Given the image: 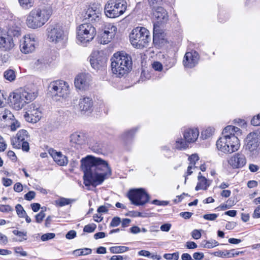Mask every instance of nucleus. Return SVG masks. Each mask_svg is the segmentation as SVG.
Segmentation results:
<instances>
[{
  "label": "nucleus",
  "instance_id": "9d476101",
  "mask_svg": "<svg viewBox=\"0 0 260 260\" xmlns=\"http://www.w3.org/2000/svg\"><path fill=\"white\" fill-rule=\"evenodd\" d=\"M102 8L99 3L90 4L87 8L84 15V18L90 23L96 25L101 24Z\"/></svg>",
  "mask_w": 260,
  "mask_h": 260
},
{
  "label": "nucleus",
  "instance_id": "37998d69",
  "mask_svg": "<svg viewBox=\"0 0 260 260\" xmlns=\"http://www.w3.org/2000/svg\"><path fill=\"white\" fill-rule=\"evenodd\" d=\"M17 214L20 218H23L26 213L23 207L20 204H17L15 207Z\"/></svg>",
  "mask_w": 260,
  "mask_h": 260
},
{
  "label": "nucleus",
  "instance_id": "2f4dec72",
  "mask_svg": "<svg viewBox=\"0 0 260 260\" xmlns=\"http://www.w3.org/2000/svg\"><path fill=\"white\" fill-rule=\"evenodd\" d=\"M160 39H163V36L161 30L159 29V27L154 24L153 28V42L157 43Z\"/></svg>",
  "mask_w": 260,
  "mask_h": 260
},
{
  "label": "nucleus",
  "instance_id": "f03ea898",
  "mask_svg": "<svg viewBox=\"0 0 260 260\" xmlns=\"http://www.w3.org/2000/svg\"><path fill=\"white\" fill-rule=\"evenodd\" d=\"M52 14L49 6H43L33 9L26 19V24L30 28L37 29L43 26Z\"/></svg>",
  "mask_w": 260,
  "mask_h": 260
},
{
  "label": "nucleus",
  "instance_id": "6e6552de",
  "mask_svg": "<svg viewBox=\"0 0 260 260\" xmlns=\"http://www.w3.org/2000/svg\"><path fill=\"white\" fill-rule=\"evenodd\" d=\"M226 134V140H230V143H227L230 150L232 151V153L237 151L240 145L238 137L242 134L241 129L233 125H228L224 128L222 132V134Z\"/></svg>",
  "mask_w": 260,
  "mask_h": 260
},
{
  "label": "nucleus",
  "instance_id": "c9c22d12",
  "mask_svg": "<svg viewBox=\"0 0 260 260\" xmlns=\"http://www.w3.org/2000/svg\"><path fill=\"white\" fill-rule=\"evenodd\" d=\"M104 31L115 37L117 31V27L113 24L107 23L105 25Z\"/></svg>",
  "mask_w": 260,
  "mask_h": 260
},
{
  "label": "nucleus",
  "instance_id": "9b49d317",
  "mask_svg": "<svg viewBox=\"0 0 260 260\" xmlns=\"http://www.w3.org/2000/svg\"><path fill=\"white\" fill-rule=\"evenodd\" d=\"M47 38L50 42L57 43H63L67 37L62 28L55 24L49 26L47 29Z\"/></svg>",
  "mask_w": 260,
  "mask_h": 260
},
{
  "label": "nucleus",
  "instance_id": "20e7f679",
  "mask_svg": "<svg viewBox=\"0 0 260 260\" xmlns=\"http://www.w3.org/2000/svg\"><path fill=\"white\" fill-rule=\"evenodd\" d=\"M129 37L131 44L138 49L146 47L151 40L150 32L144 27L138 26L134 28Z\"/></svg>",
  "mask_w": 260,
  "mask_h": 260
},
{
  "label": "nucleus",
  "instance_id": "a18cd8bd",
  "mask_svg": "<svg viewBox=\"0 0 260 260\" xmlns=\"http://www.w3.org/2000/svg\"><path fill=\"white\" fill-rule=\"evenodd\" d=\"M20 5L24 8L31 7L33 5V0H19Z\"/></svg>",
  "mask_w": 260,
  "mask_h": 260
},
{
  "label": "nucleus",
  "instance_id": "423d86ee",
  "mask_svg": "<svg viewBox=\"0 0 260 260\" xmlns=\"http://www.w3.org/2000/svg\"><path fill=\"white\" fill-rule=\"evenodd\" d=\"M95 27L90 23L80 25L77 28V40L78 43L86 44L91 41L96 35Z\"/></svg>",
  "mask_w": 260,
  "mask_h": 260
},
{
  "label": "nucleus",
  "instance_id": "f3484780",
  "mask_svg": "<svg viewBox=\"0 0 260 260\" xmlns=\"http://www.w3.org/2000/svg\"><path fill=\"white\" fill-rule=\"evenodd\" d=\"M89 61L92 68L99 70L105 67L106 60L99 53L95 52H93L89 56Z\"/></svg>",
  "mask_w": 260,
  "mask_h": 260
},
{
  "label": "nucleus",
  "instance_id": "72a5a7b5",
  "mask_svg": "<svg viewBox=\"0 0 260 260\" xmlns=\"http://www.w3.org/2000/svg\"><path fill=\"white\" fill-rule=\"evenodd\" d=\"M75 201L74 199H68L65 198H60L58 200H55V203L56 206L62 207L66 205H69Z\"/></svg>",
  "mask_w": 260,
  "mask_h": 260
},
{
  "label": "nucleus",
  "instance_id": "aec40b11",
  "mask_svg": "<svg viewBox=\"0 0 260 260\" xmlns=\"http://www.w3.org/2000/svg\"><path fill=\"white\" fill-rule=\"evenodd\" d=\"M29 135L28 132L24 129L18 131L16 137L11 139V144L14 148H20V144L26 141H28Z\"/></svg>",
  "mask_w": 260,
  "mask_h": 260
},
{
  "label": "nucleus",
  "instance_id": "7ed1b4c3",
  "mask_svg": "<svg viewBox=\"0 0 260 260\" xmlns=\"http://www.w3.org/2000/svg\"><path fill=\"white\" fill-rule=\"evenodd\" d=\"M111 61L112 71L117 76L126 75L132 69L131 57L124 52L115 53Z\"/></svg>",
  "mask_w": 260,
  "mask_h": 260
},
{
  "label": "nucleus",
  "instance_id": "79ce46f5",
  "mask_svg": "<svg viewBox=\"0 0 260 260\" xmlns=\"http://www.w3.org/2000/svg\"><path fill=\"white\" fill-rule=\"evenodd\" d=\"M13 233L19 237L20 239L19 240V241L22 242L23 241L26 240L27 239V232L25 231H19L18 230H15L13 231Z\"/></svg>",
  "mask_w": 260,
  "mask_h": 260
},
{
  "label": "nucleus",
  "instance_id": "c756f323",
  "mask_svg": "<svg viewBox=\"0 0 260 260\" xmlns=\"http://www.w3.org/2000/svg\"><path fill=\"white\" fill-rule=\"evenodd\" d=\"M14 116L11 112L7 109L0 110V121L11 119Z\"/></svg>",
  "mask_w": 260,
  "mask_h": 260
},
{
  "label": "nucleus",
  "instance_id": "bf43d9fd",
  "mask_svg": "<svg viewBox=\"0 0 260 260\" xmlns=\"http://www.w3.org/2000/svg\"><path fill=\"white\" fill-rule=\"evenodd\" d=\"M153 68L157 71H160L162 69V66L161 63L158 61L154 62L152 64Z\"/></svg>",
  "mask_w": 260,
  "mask_h": 260
},
{
  "label": "nucleus",
  "instance_id": "6e6d98bb",
  "mask_svg": "<svg viewBox=\"0 0 260 260\" xmlns=\"http://www.w3.org/2000/svg\"><path fill=\"white\" fill-rule=\"evenodd\" d=\"M36 193L33 191H29L24 196L25 200L30 201L35 197Z\"/></svg>",
  "mask_w": 260,
  "mask_h": 260
},
{
  "label": "nucleus",
  "instance_id": "58836bf2",
  "mask_svg": "<svg viewBox=\"0 0 260 260\" xmlns=\"http://www.w3.org/2000/svg\"><path fill=\"white\" fill-rule=\"evenodd\" d=\"M4 76L5 78L9 81H14L16 78V75L14 71L13 70H8L4 72Z\"/></svg>",
  "mask_w": 260,
  "mask_h": 260
},
{
  "label": "nucleus",
  "instance_id": "338daca9",
  "mask_svg": "<svg viewBox=\"0 0 260 260\" xmlns=\"http://www.w3.org/2000/svg\"><path fill=\"white\" fill-rule=\"evenodd\" d=\"M76 236V232L75 231L71 230L69 231L66 235V237L68 239H72Z\"/></svg>",
  "mask_w": 260,
  "mask_h": 260
},
{
  "label": "nucleus",
  "instance_id": "412c9836",
  "mask_svg": "<svg viewBox=\"0 0 260 260\" xmlns=\"http://www.w3.org/2000/svg\"><path fill=\"white\" fill-rule=\"evenodd\" d=\"M70 142L71 143L83 145L88 142V136L87 134L82 132H75L70 136Z\"/></svg>",
  "mask_w": 260,
  "mask_h": 260
},
{
  "label": "nucleus",
  "instance_id": "b1692460",
  "mask_svg": "<svg viewBox=\"0 0 260 260\" xmlns=\"http://www.w3.org/2000/svg\"><path fill=\"white\" fill-rule=\"evenodd\" d=\"M223 135V136L220 137L216 142L217 148L224 153H232V151L230 150L229 147L227 144V143H230V140H226V134Z\"/></svg>",
  "mask_w": 260,
  "mask_h": 260
},
{
  "label": "nucleus",
  "instance_id": "6ab92c4d",
  "mask_svg": "<svg viewBox=\"0 0 260 260\" xmlns=\"http://www.w3.org/2000/svg\"><path fill=\"white\" fill-rule=\"evenodd\" d=\"M228 163L233 168H239L245 165L246 159L243 154L237 153L231 156Z\"/></svg>",
  "mask_w": 260,
  "mask_h": 260
},
{
  "label": "nucleus",
  "instance_id": "c03bdc74",
  "mask_svg": "<svg viewBox=\"0 0 260 260\" xmlns=\"http://www.w3.org/2000/svg\"><path fill=\"white\" fill-rule=\"evenodd\" d=\"M164 257L167 260H178L179 253L177 252L173 253H166L164 255Z\"/></svg>",
  "mask_w": 260,
  "mask_h": 260
},
{
  "label": "nucleus",
  "instance_id": "69168bd1",
  "mask_svg": "<svg viewBox=\"0 0 260 260\" xmlns=\"http://www.w3.org/2000/svg\"><path fill=\"white\" fill-rule=\"evenodd\" d=\"M252 217L254 218H260V205L258 206L254 210L252 214Z\"/></svg>",
  "mask_w": 260,
  "mask_h": 260
},
{
  "label": "nucleus",
  "instance_id": "0e129e2a",
  "mask_svg": "<svg viewBox=\"0 0 260 260\" xmlns=\"http://www.w3.org/2000/svg\"><path fill=\"white\" fill-rule=\"evenodd\" d=\"M20 145V148H21L23 151H25L26 152L29 151V144L27 142V141H26L25 142L21 143Z\"/></svg>",
  "mask_w": 260,
  "mask_h": 260
},
{
  "label": "nucleus",
  "instance_id": "4be33fe9",
  "mask_svg": "<svg viewBox=\"0 0 260 260\" xmlns=\"http://www.w3.org/2000/svg\"><path fill=\"white\" fill-rule=\"evenodd\" d=\"M153 16L158 23H165L168 20L167 11L161 7H157L153 10Z\"/></svg>",
  "mask_w": 260,
  "mask_h": 260
},
{
  "label": "nucleus",
  "instance_id": "3c124183",
  "mask_svg": "<svg viewBox=\"0 0 260 260\" xmlns=\"http://www.w3.org/2000/svg\"><path fill=\"white\" fill-rule=\"evenodd\" d=\"M251 123L254 126L260 125V114L254 116L251 120Z\"/></svg>",
  "mask_w": 260,
  "mask_h": 260
},
{
  "label": "nucleus",
  "instance_id": "e2e57ef3",
  "mask_svg": "<svg viewBox=\"0 0 260 260\" xmlns=\"http://www.w3.org/2000/svg\"><path fill=\"white\" fill-rule=\"evenodd\" d=\"M191 236L194 239H199L201 237V232L198 230H194L191 233Z\"/></svg>",
  "mask_w": 260,
  "mask_h": 260
},
{
  "label": "nucleus",
  "instance_id": "39448f33",
  "mask_svg": "<svg viewBox=\"0 0 260 260\" xmlns=\"http://www.w3.org/2000/svg\"><path fill=\"white\" fill-rule=\"evenodd\" d=\"M37 95L34 92H28L21 89L10 95V101L12 107L16 110L21 109L29 102L34 100Z\"/></svg>",
  "mask_w": 260,
  "mask_h": 260
},
{
  "label": "nucleus",
  "instance_id": "bb28decb",
  "mask_svg": "<svg viewBox=\"0 0 260 260\" xmlns=\"http://www.w3.org/2000/svg\"><path fill=\"white\" fill-rule=\"evenodd\" d=\"M7 33L8 36L18 37L21 35V27L19 22L11 21L9 24Z\"/></svg>",
  "mask_w": 260,
  "mask_h": 260
},
{
  "label": "nucleus",
  "instance_id": "dca6fc26",
  "mask_svg": "<svg viewBox=\"0 0 260 260\" xmlns=\"http://www.w3.org/2000/svg\"><path fill=\"white\" fill-rule=\"evenodd\" d=\"M91 77L89 74L82 73L78 75L75 79L74 84L79 89H87L91 82Z\"/></svg>",
  "mask_w": 260,
  "mask_h": 260
},
{
  "label": "nucleus",
  "instance_id": "4d7b16f0",
  "mask_svg": "<svg viewBox=\"0 0 260 260\" xmlns=\"http://www.w3.org/2000/svg\"><path fill=\"white\" fill-rule=\"evenodd\" d=\"M185 246L187 248L191 249H195L198 247L197 244L193 241H187Z\"/></svg>",
  "mask_w": 260,
  "mask_h": 260
},
{
  "label": "nucleus",
  "instance_id": "09e8293b",
  "mask_svg": "<svg viewBox=\"0 0 260 260\" xmlns=\"http://www.w3.org/2000/svg\"><path fill=\"white\" fill-rule=\"evenodd\" d=\"M55 235L54 233H46V234H43L41 236V239L43 241H47V240H49L54 238L55 237Z\"/></svg>",
  "mask_w": 260,
  "mask_h": 260
},
{
  "label": "nucleus",
  "instance_id": "4c0bfd02",
  "mask_svg": "<svg viewBox=\"0 0 260 260\" xmlns=\"http://www.w3.org/2000/svg\"><path fill=\"white\" fill-rule=\"evenodd\" d=\"M91 251L92 250L88 248L78 249L73 251V254L75 256L86 255L90 254Z\"/></svg>",
  "mask_w": 260,
  "mask_h": 260
},
{
  "label": "nucleus",
  "instance_id": "774afa93",
  "mask_svg": "<svg viewBox=\"0 0 260 260\" xmlns=\"http://www.w3.org/2000/svg\"><path fill=\"white\" fill-rule=\"evenodd\" d=\"M2 182L3 185L6 187L11 186L13 182L11 179L7 178H3L2 179Z\"/></svg>",
  "mask_w": 260,
  "mask_h": 260
},
{
  "label": "nucleus",
  "instance_id": "a211bd4d",
  "mask_svg": "<svg viewBox=\"0 0 260 260\" xmlns=\"http://www.w3.org/2000/svg\"><path fill=\"white\" fill-rule=\"evenodd\" d=\"M199 59V55L196 51L187 52L184 57L183 64L186 68H191L198 63Z\"/></svg>",
  "mask_w": 260,
  "mask_h": 260
},
{
  "label": "nucleus",
  "instance_id": "f704fd0d",
  "mask_svg": "<svg viewBox=\"0 0 260 260\" xmlns=\"http://www.w3.org/2000/svg\"><path fill=\"white\" fill-rule=\"evenodd\" d=\"M48 61L44 57H40L34 62V67L37 69H43L47 67Z\"/></svg>",
  "mask_w": 260,
  "mask_h": 260
},
{
  "label": "nucleus",
  "instance_id": "13d9d810",
  "mask_svg": "<svg viewBox=\"0 0 260 260\" xmlns=\"http://www.w3.org/2000/svg\"><path fill=\"white\" fill-rule=\"evenodd\" d=\"M149 4L151 6H153L154 9L157 5H160L162 0H148Z\"/></svg>",
  "mask_w": 260,
  "mask_h": 260
},
{
  "label": "nucleus",
  "instance_id": "5701e85b",
  "mask_svg": "<svg viewBox=\"0 0 260 260\" xmlns=\"http://www.w3.org/2000/svg\"><path fill=\"white\" fill-rule=\"evenodd\" d=\"M0 29V48L4 50H10L14 47L13 39L9 37H5Z\"/></svg>",
  "mask_w": 260,
  "mask_h": 260
},
{
  "label": "nucleus",
  "instance_id": "1a4fd4ad",
  "mask_svg": "<svg viewBox=\"0 0 260 260\" xmlns=\"http://www.w3.org/2000/svg\"><path fill=\"white\" fill-rule=\"evenodd\" d=\"M49 91L54 100L58 101L57 98H66L70 93V86L68 83L63 80H56L50 83Z\"/></svg>",
  "mask_w": 260,
  "mask_h": 260
},
{
  "label": "nucleus",
  "instance_id": "de8ad7c7",
  "mask_svg": "<svg viewBox=\"0 0 260 260\" xmlns=\"http://www.w3.org/2000/svg\"><path fill=\"white\" fill-rule=\"evenodd\" d=\"M121 222L120 217L115 216L113 217L110 222V226L111 227H116L118 226Z\"/></svg>",
  "mask_w": 260,
  "mask_h": 260
},
{
  "label": "nucleus",
  "instance_id": "680f3d73",
  "mask_svg": "<svg viewBox=\"0 0 260 260\" xmlns=\"http://www.w3.org/2000/svg\"><path fill=\"white\" fill-rule=\"evenodd\" d=\"M204 257V254L203 252H197L193 254V257L196 260H201Z\"/></svg>",
  "mask_w": 260,
  "mask_h": 260
},
{
  "label": "nucleus",
  "instance_id": "a19ab883",
  "mask_svg": "<svg viewBox=\"0 0 260 260\" xmlns=\"http://www.w3.org/2000/svg\"><path fill=\"white\" fill-rule=\"evenodd\" d=\"M214 128L209 127L203 131L201 133L202 137L206 139L211 137L214 133Z\"/></svg>",
  "mask_w": 260,
  "mask_h": 260
},
{
  "label": "nucleus",
  "instance_id": "603ef678",
  "mask_svg": "<svg viewBox=\"0 0 260 260\" xmlns=\"http://www.w3.org/2000/svg\"><path fill=\"white\" fill-rule=\"evenodd\" d=\"M45 216V214L43 211H41L39 213L37 214L35 216L36 220L37 223H41L43 221Z\"/></svg>",
  "mask_w": 260,
  "mask_h": 260
},
{
  "label": "nucleus",
  "instance_id": "a878e982",
  "mask_svg": "<svg viewBox=\"0 0 260 260\" xmlns=\"http://www.w3.org/2000/svg\"><path fill=\"white\" fill-rule=\"evenodd\" d=\"M199 135V132L197 128H188L184 133V139L188 142L193 143L198 139Z\"/></svg>",
  "mask_w": 260,
  "mask_h": 260
},
{
  "label": "nucleus",
  "instance_id": "ddd939ff",
  "mask_svg": "<svg viewBox=\"0 0 260 260\" xmlns=\"http://www.w3.org/2000/svg\"><path fill=\"white\" fill-rule=\"evenodd\" d=\"M25 110L26 111L24 116L27 121L36 123L41 119L42 111L39 104L31 103L28 105Z\"/></svg>",
  "mask_w": 260,
  "mask_h": 260
},
{
  "label": "nucleus",
  "instance_id": "8fccbe9b",
  "mask_svg": "<svg viewBox=\"0 0 260 260\" xmlns=\"http://www.w3.org/2000/svg\"><path fill=\"white\" fill-rule=\"evenodd\" d=\"M199 159V156L196 154H194L190 156L188 158V160L190 161V164L195 167L196 161Z\"/></svg>",
  "mask_w": 260,
  "mask_h": 260
},
{
  "label": "nucleus",
  "instance_id": "4468645a",
  "mask_svg": "<svg viewBox=\"0 0 260 260\" xmlns=\"http://www.w3.org/2000/svg\"><path fill=\"white\" fill-rule=\"evenodd\" d=\"M36 40L34 37L26 35L23 37L20 44L21 51L24 54L32 52L36 48Z\"/></svg>",
  "mask_w": 260,
  "mask_h": 260
},
{
  "label": "nucleus",
  "instance_id": "c85d7f7f",
  "mask_svg": "<svg viewBox=\"0 0 260 260\" xmlns=\"http://www.w3.org/2000/svg\"><path fill=\"white\" fill-rule=\"evenodd\" d=\"M54 160L60 166H65L68 164L67 157L59 152H55L52 154Z\"/></svg>",
  "mask_w": 260,
  "mask_h": 260
},
{
  "label": "nucleus",
  "instance_id": "f8f14e48",
  "mask_svg": "<svg viewBox=\"0 0 260 260\" xmlns=\"http://www.w3.org/2000/svg\"><path fill=\"white\" fill-rule=\"evenodd\" d=\"M127 197L132 203L136 206H142L146 204L150 199L149 196L142 189L131 190Z\"/></svg>",
  "mask_w": 260,
  "mask_h": 260
},
{
  "label": "nucleus",
  "instance_id": "ea45409f",
  "mask_svg": "<svg viewBox=\"0 0 260 260\" xmlns=\"http://www.w3.org/2000/svg\"><path fill=\"white\" fill-rule=\"evenodd\" d=\"M203 247L206 248H212L218 245V242L214 240L205 241L202 244Z\"/></svg>",
  "mask_w": 260,
  "mask_h": 260
},
{
  "label": "nucleus",
  "instance_id": "e433bc0d",
  "mask_svg": "<svg viewBox=\"0 0 260 260\" xmlns=\"http://www.w3.org/2000/svg\"><path fill=\"white\" fill-rule=\"evenodd\" d=\"M128 250V247L124 246H113L110 248V251L112 253H121Z\"/></svg>",
  "mask_w": 260,
  "mask_h": 260
},
{
  "label": "nucleus",
  "instance_id": "473e14b6",
  "mask_svg": "<svg viewBox=\"0 0 260 260\" xmlns=\"http://www.w3.org/2000/svg\"><path fill=\"white\" fill-rule=\"evenodd\" d=\"M188 142L185 139L183 140L182 138H179L176 141L175 147L179 150H184L188 147Z\"/></svg>",
  "mask_w": 260,
  "mask_h": 260
},
{
  "label": "nucleus",
  "instance_id": "cd10ccee",
  "mask_svg": "<svg viewBox=\"0 0 260 260\" xmlns=\"http://www.w3.org/2000/svg\"><path fill=\"white\" fill-rule=\"evenodd\" d=\"M198 179V182L196 187V190H206L210 184V181L207 180L205 177L202 176L200 172L199 174Z\"/></svg>",
  "mask_w": 260,
  "mask_h": 260
},
{
  "label": "nucleus",
  "instance_id": "49530a36",
  "mask_svg": "<svg viewBox=\"0 0 260 260\" xmlns=\"http://www.w3.org/2000/svg\"><path fill=\"white\" fill-rule=\"evenodd\" d=\"M96 227L94 223L89 224L84 226L83 231L86 233H92L95 231Z\"/></svg>",
  "mask_w": 260,
  "mask_h": 260
},
{
  "label": "nucleus",
  "instance_id": "f257e3e1",
  "mask_svg": "<svg viewBox=\"0 0 260 260\" xmlns=\"http://www.w3.org/2000/svg\"><path fill=\"white\" fill-rule=\"evenodd\" d=\"M81 168L84 172V184L86 186L101 185L111 174L108 162L100 157L88 155L81 160Z\"/></svg>",
  "mask_w": 260,
  "mask_h": 260
},
{
  "label": "nucleus",
  "instance_id": "0eeeda50",
  "mask_svg": "<svg viewBox=\"0 0 260 260\" xmlns=\"http://www.w3.org/2000/svg\"><path fill=\"white\" fill-rule=\"evenodd\" d=\"M127 3L124 0H109L105 6V13L109 18H116L126 11Z\"/></svg>",
  "mask_w": 260,
  "mask_h": 260
},
{
  "label": "nucleus",
  "instance_id": "393cba45",
  "mask_svg": "<svg viewBox=\"0 0 260 260\" xmlns=\"http://www.w3.org/2000/svg\"><path fill=\"white\" fill-rule=\"evenodd\" d=\"M78 105L81 112H90L92 110L93 102L91 98L84 97L80 99Z\"/></svg>",
  "mask_w": 260,
  "mask_h": 260
},
{
  "label": "nucleus",
  "instance_id": "864d4df0",
  "mask_svg": "<svg viewBox=\"0 0 260 260\" xmlns=\"http://www.w3.org/2000/svg\"><path fill=\"white\" fill-rule=\"evenodd\" d=\"M13 211V208L10 205H0V211L2 212H9Z\"/></svg>",
  "mask_w": 260,
  "mask_h": 260
},
{
  "label": "nucleus",
  "instance_id": "052dcab7",
  "mask_svg": "<svg viewBox=\"0 0 260 260\" xmlns=\"http://www.w3.org/2000/svg\"><path fill=\"white\" fill-rule=\"evenodd\" d=\"M136 131V130L135 129H131V130H129L128 131L126 132L123 135V139H128L129 137H132V136L134 135V134L135 133Z\"/></svg>",
  "mask_w": 260,
  "mask_h": 260
},
{
  "label": "nucleus",
  "instance_id": "7c9ffc66",
  "mask_svg": "<svg viewBox=\"0 0 260 260\" xmlns=\"http://www.w3.org/2000/svg\"><path fill=\"white\" fill-rule=\"evenodd\" d=\"M114 36L103 31L100 36L99 41L101 44H107L110 42Z\"/></svg>",
  "mask_w": 260,
  "mask_h": 260
},
{
  "label": "nucleus",
  "instance_id": "2eb2a0df",
  "mask_svg": "<svg viewBox=\"0 0 260 260\" xmlns=\"http://www.w3.org/2000/svg\"><path fill=\"white\" fill-rule=\"evenodd\" d=\"M260 143V132L258 131L249 133L246 138V149L250 152L256 150Z\"/></svg>",
  "mask_w": 260,
  "mask_h": 260
},
{
  "label": "nucleus",
  "instance_id": "5fc2aeb1",
  "mask_svg": "<svg viewBox=\"0 0 260 260\" xmlns=\"http://www.w3.org/2000/svg\"><path fill=\"white\" fill-rule=\"evenodd\" d=\"M218 215L215 213L205 214L203 217L205 219L208 220H215L217 217Z\"/></svg>",
  "mask_w": 260,
  "mask_h": 260
}]
</instances>
